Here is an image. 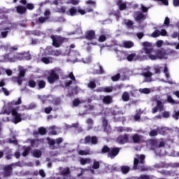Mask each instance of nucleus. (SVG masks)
<instances>
[{"instance_id": "a878e982", "label": "nucleus", "mask_w": 179, "mask_h": 179, "mask_svg": "<svg viewBox=\"0 0 179 179\" xmlns=\"http://www.w3.org/2000/svg\"><path fill=\"white\" fill-rule=\"evenodd\" d=\"M145 15L142 13H139L136 17H135L136 22H141V20H143L145 19Z\"/></svg>"}, {"instance_id": "7c9ffc66", "label": "nucleus", "mask_w": 179, "mask_h": 179, "mask_svg": "<svg viewBox=\"0 0 179 179\" xmlns=\"http://www.w3.org/2000/svg\"><path fill=\"white\" fill-rule=\"evenodd\" d=\"M45 54H50L51 55H55V57H58L61 55V51L59 50H52L50 53H45Z\"/></svg>"}, {"instance_id": "4d7b16f0", "label": "nucleus", "mask_w": 179, "mask_h": 179, "mask_svg": "<svg viewBox=\"0 0 179 179\" xmlns=\"http://www.w3.org/2000/svg\"><path fill=\"white\" fill-rule=\"evenodd\" d=\"M68 3H72V5H78L79 3V1L78 0H71L68 2Z\"/></svg>"}, {"instance_id": "c03bdc74", "label": "nucleus", "mask_w": 179, "mask_h": 179, "mask_svg": "<svg viewBox=\"0 0 179 179\" xmlns=\"http://www.w3.org/2000/svg\"><path fill=\"white\" fill-rule=\"evenodd\" d=\"M173 117L175 120H178L179 117V110H175L173 114Z\"/></svg>"}, {"instance_id": "6ab92c4d", "label": "nucleus", "mask_w": 179, "mask_h": 179, "mask_svg": "<svg viewBox=\"0 0 179 179\" xmlns=\"http://www.w3.org/2000/svg\"><path fill=\"white\" fill-rule=\"evenodd\" d=\"M127 60L131 62V61H136L138 59V55L135 53H131L127 56Z\"/></svg>"}, {"instance_id": "bf43d9fd", "label": "nucleus", "mask_w": 179, "mask_h": 179, "mask_svg": "<svg viewBox=\"0 0 179 179\" xmlns=\"http://www.w3.org/2000/svg\"><path fill=\"white\" fill-rule=\"evenodd\" d=\"M52 110V108L51 107H48L45 108V113H46V114H50V113H51Z\"/></svg>"}, {"instance_id": "6e6552de", "label": "nucleus", "mask_w": 179, "mask_h": 179, "mask_svg": "<svg viewBox=\"0 0 179 179\" xmlns=\"http://www.w3.org/2000/svg\"><path fill=\"white\" fill-rule=\"evenodd\" d=\"M0 49L1 50V51H6V52H12L13 51H17V46L4 45H2Z\"/></svg>"}, {"instance_id": "5fc2aeb1", "label": "nucleus", "mask_w": 179, "mask_h": 179, "mask_svg": "<svg viewBox=\"0 0 179 179\" xmlns=\"http://www.w3.org/2000/svg\"><path fill=\"white\" fill-rule=\"evenodd\" d=\"M163 41H162V40H159V41H157V43H156V45H157V47H158V48H159L160 47H162V45H163Z\"/></svg>"}, {"instance_id": "2f4dec72", "label": "nucleus", "mask_w": 179, "mask_h": 179, "mask_svg": "<svg viewBox=\"0 0 179 179\" xmlns=\"http://www.w3.org/2000/svg\"><path fill=\"white\" fill-rule=\"evenodd\" d=\"M38 86L39 87V89H44V87H45V82L44 80L38 81Z\"/></svg>"}, {"instance_id": "473e14b6", "label": "nucleus", "mask_w": 179, "mask_h": 179, "mask_svg": "<svg viewBox=\"0 0 179 179\" xmlns=\"http://www.w3.org/2000/svg\"><path fill=\"white\" fill-rule=\"evenodd\" d=\"M100 92H106L107 93H110V92H113V87H107L106 88H101Z\"/></svg>"}, {"instance_id": "20e7f679", "label": "nucleus", "mask_w": 179, "mask_h": 179, "mask_svg": "<svg viewBox=\"0 0 179 179\" xmlns=\"http://www.w3.org/2000/svg\"><path fill=\"white\" fill-rule=\"evenodd\" d=\"M78 13H80V15H85L86 11L82 8H78L76 10L75 7H72L70 8L68 11L66 12V15H69V16H76V15H78Z\"/></svg>"}, {"instance_id": "c9c22d12", "label": "nucleus", "mask_w": 179, "mask_h": 179, "mask_svg": "<svg viewBox=\"0 0 179 179\" xmlns=\"http://www.w3.org/2000/svg\"><path fill=\"white\" fill-rule=\"evenodd\" d=\"M133 141L135 143H138V142H139V141H141V137L138 134H135L133 136Z\"/></svg>"}, {"instance_id": "f8f14e48", "label": "nucleus", "mask_w": 179, "mask_h": 179, "mask_svg": "<svg viewBox=\"0 0 179 179\" xmlns=\"http://www.w3.org/2000/svg\"><path fill=\"white\" fill-rule=\"evenodd\" d=\"M117 141L118 142V143H127V142H128V136H120L117 138Z\"/></svg>"}, {"instance_id": "58836bf2", "label": "nucleus", "mask_w": 179, "mask_h": 179, "mask_svg": "<svg viewBox=\"0 0 179 179\" xmlns=\"http://www.w3.org/2000/svg\"><path fill=\"white\" fill-rule=\"evenodd\" d=\"M99 167H100V164L99 163V162L94 161L92 168L94 169L95 170H97Z\"/></svg>"}, {"instance_id": "f03ea898", "label": "nucleus", "mask_w": 179, "mask_h": 179, "mask_svg": "<svg viewBox=\"0 0 179 179\" xmlns=\"http://www.w3.org/2000/svg\"><path fill=\"white\" fill-rule=\"evenodd\" d=\"M22 61V59H30V55L28 53H18L15 57H10L9 55L3 56V59H1V62H15V61Z\"/></svg>"}, {"instance_id": "f3484780", "label": "nucleus", "mask_w": 179, "mask_h": 179, "mask_svg": "<svg viewBox=\"0 0 179 179\" xmlns=\"http://www.w3.org/2000/svg\"><path fill=\"white\" fill-rule=\"evenodd\" d=\"M94 73H103L101 66H100L99 64L94 66Z\"/></svg>"}, {"instance_id": "680f3d73", "label": "nucleus", "mask_w": 179, "mask_h": 179, "mask_svg": "<svg viewBox=\"0 0 179 179\" xmlns=\"http://www.w3.org/2000/svg\"><path fill=\"white\" fill-rule=\"evenodd\" d=\"M2 90L6 96H9V91L6 88H2Z\"/></svg>"}, {"instance_id": "052dcab7", "label": "nucleus", "mask_w": 179, "mask_h": 179, "mask_svg": "<svg viewBox=\"0 0 179 179\" xmlns=\"http://www.w3.org/2000/svg\"><path fill=\"white\" fill-rule=\"evenodd\" d=\"M143 76H145V78H150V76H152V73L148 71L146 73H144Z\"/></svg>"}, {"instance_id": "412c9836", "label": "nucleus", "mask_w": 179, "mask_h": 179, "mask_svg": "<svg viewBox=\"0 0 179 179\" xmlns=\"http://www.w3.org/2000/svg\"><path fill=\"white\" fill-rule=\"evenodd\" d=\"M88 40H93L94 38V32L93 31H89L86 36Z\"/></svg>"}, {"instance_id": "3c124183", "label": "nucleus", "mask_w": 179, "mask_h": 179, "mask_svg": "<svg viewBox=\"0 0 179 179\" xmlns=\"http://www.w3.org/2000/svg\"><path fill=\"white\" fill-rule=\"evenodd\" d=\"M118 79H120V74H117L112 77V80H113V82H117Z\"/></svg>"}, {"instance_id": "f704fd0d", "label": "nucleus", "mask_w": 179, "mask_h": 179, "mask_svg": "<svg viewBox=\"0 0 179 179\" xmlns=\"http://www.w3.org/2000/svg\"><path fill=\"white\" fill-rule=\"evenodd\" d=\"M11 104L13 106H19V104H22V99L19 98L17 101H13L11 102Z\"/></svg>"}, {"instance_id": "a19ab883", "label": "nucleus", "mask_w": 179, "mask_h": 179, "mask_svg": "<svg viewBox=\"0 0 179 179\" xmlns=\"http://www.w3.org/2000/svg\"><path fill=\"white\" fill-rule=\"evenodd\" d=\"M29 152H30V148L27 147L24 149V152L22 153V156H24V157H26V156H27Z\"/></svg>"}, {"instance_id": "c756f323", "label": "nucleus", "mask_w": 179, "mask_h": 179, "mask_svg": "<svg viewBox=\"0 0 179 179\" xmlns=\"http://www.w3.org/2000/svg\"><path fill=\"white\" fill-rule=\"evenodd\" d=\"M122 99L123 101H128V100H129V94H128V92H124Z\"/></svg>"}, {"instance_id": "e2e57ef3", "label": "nucleus", "mask_w": 179, "mask_h": 179, "mask_svg": "<svg viewBox=\"0 0 179 179\" xmlns=\"http://www.w3.org/2000/svg\"><path fill=\"white\" fill-rule=\"evenodd\" d=\"M39 174H40V176H41V177H45V173L44 172L43 170H40Z\"/></svg>"}, {"instance_id": "ea45409f", "label": "nucleus", "mask_w": 179, "mask_h": 179, "mask_svg": "<svg viewBox=\"0 0 179 179\" xmlns=\"http://www.w3.org/2000/svg\"><path fill=\"white\" fill-rule=\"evenodd\" d=\"M38 132L41 135H45V134H47V130H45V129L41 127L38 129Z\"/></svg>"}, {"instance_id": "a18cd8bd", "label": "nucleus", "mask_w": 179, "mask_h": 179, "mask_svg": "<svg viewBox=\"0 0 179 179\" xmlns=\"http://www.w3.org/2000/svg\"><path fill=\"white\" fill-rule=\"evenodd\" d=\"M88 87L90 89H94L96 87V84L93 81H91L88 84Z\"/></svg>"}, {"instance_id": "6e6d98bb", "label": "nucleus", "mask_w": 179, "mask_h": 179, "mask_svg": "<svg viewBox=\"0 0 179 179\" xmlns=\"http://www.w3.org/2000/svg\"><path fill=\"white\" fill-rule=\"evenodd\" d=\"M164 24L165 26H169V24H170V19H169L168 17H166L165 18Z\"/></svg>"}, {"instance_id": "4c0bfd02", "label": "nucleus", "mask_w": 179, "mask_h": 179, "mask_svg": "<svg viewBox=\"0 0 179 179\" xmlns=\"http://www.w3.org/2000/svg\"><path fill=\"white\" fill-rule=\"evenodd\" d=\"M124 24L127 25L129 27H132V25L134 24V22L129 20H125Z\"/></svg>"}, {"instance_id": "e433bc0d", "label": "nucleus", "mask_w": 179, "mask_h": 179, "mask_svg": "<svg viewBox=\"0 0 179 179\" xmlns=\"http://www.w3.org/2000/svg\"><path fill=\"white\" fill-rule=\"evenodd\" d=\"M90 152L89 150H80L79 151V155H80L81 156H86L87 155L90 154Z\"/></svg>"}, {"instance_id": "de8ad7c7", "label": "nucleus", "mask_w": 179, "mask_h": 179, "mask_svg": "<svg viewBox=\"0 0 179 179\" xmlns=\"http://www.w3.org/2000/svg\"><path fill=\"white\" fill-rule=\"evenodd\" d=\"M127 8V4L125 3L119 5V8L120 10H124Z\"/></svg>"}, {"instance_id": "a211bd4d", "label": "nucleus", "mask_w": 179, "mask_h": 179, "mask_svg": "<svg viewBox=\"0 0 179 179\" xmlns=\"http://www.w3.org/2000/svg\"><path fill=\"white\" fill-rule=\"evenodd\" d=\"M122 46L124 47V48H132L134 47V43L132 41H124L122 43Z\"/></svg>"}, {"instance_id": "5701e85b", "label": "nucleus", "mask_w": 179, "mask_h": 179, "mask_svg": "<svg viewBox=\"0 0 179 179\" xmlns=\"http://www.w3.org/2000/svg\"><path fill=\"white\" fill-rule=\"evenodd\" d=\"M91 160L89 158L87 159H80V164H82V166H85V164H89V163H90Z\"/></svg>"}, {"instance_id": "79ce46f5", "label": "nucleus", "mask_w": 179, "mask_h": 179, "mask_svg": "<svg viewBox=\"0 0 179 179\" xmlns=\"http://www.w3.org/2000/svg\"><path fill=\"white\" fill-rule=\"evenodd\" d=\"M80 103H81L80 100H79L78 99H76L73 101V105L74 106V107H78V106H79Z\"/></svg>"}, {"instance_id": "393cba45", "label": "nucleus", "mask_w": 179, "mask_h": 179, "mask_svg": "<svg viewBox=\"0 0 179 179\" xmlns=\"http://www.w3.org/2000/svg\"><path fill=\"white\" fill-rule=\"evenodd\" d=\"M17 12L18 13H21V14L25 13H26V8H24L23 6H19L17 7Z\"/></svg>"}, {"instance_id": "4468645a", "label": "nucleus", "mask_w": 179, "mask_h": 179, "mask_svg": "<svg viewBox=\"0 0 179 179\" xmlns=\"http://www.w3.org/2000/svg\"><path fill=\"white\" fill-rule=\"evenodd\" d=\"M152 145H153V146H155V148H162V147L164 146V141H163V140H162L158 142L156 140H153L152 141Z\"/></svg>"}, {"instance_id": "37998d69", "label": "nucleus", "mask_w": 179, "mask_h": 179, "mask_svg": "<svg viewBox=\"0 0 179 179\" xmlns=\"http://www.w3.org/2000/svg\"><path fill=\"white\" fill-rule=\"evenodd\" d=\"M122 171L124 173V174H127L128 171H129V167L128 166H122Z\"/></svg>"}, {"instance_id": "69168bd1", "label": "nucleus", "mask_w": 179, "mask_h": 179, "mask_svg": "<svg viewBox=\"0 0 179 179\" xmlns=\"http://www.w3.org/2000/svg\"><path fill=\"white\" fill-rule=\"evenodd\" d=\"M141 9L143 12H148V8L145 7L143 5H141Z\"/></svg>"}, {"instance_id": "603ef678", "label": "nucleus", "mask_w": 179, "mask_h": 179, "mask_svg": "<svg viewBox=\"0 0 179 179\" xmlns=\"http://www.w3.org/2000/svg\"><path fill=\"white\" fill-rule=\"evenodd\" d=\"M29 85L30 86V87H34L36 86V82H34V80H31L29 82Z\"/></svg>"}, {"instance_id": "aec40b11", "label": "nucleus", "mask_w": 179, "mask_h": 179, "mask_svg": "<svg viewBox=\"0 0 179 179\" xmlns=\"http://www.w3.org/2000/svg\"><path fill=\"white\" fill-rule=\"evenodd\" d=\"M5 171L4 173L5 177H8V176H10V173H12V166L8 165L5 167Z\"/></svg>"}, {"instance_id": "49530a36", "label": "nucleus", "mask_w": 179, "mask_h": 179, "mask_svg": "<svg viewBox=\"0 0 179 179\" xmlns=\"http://www.w3.org/2000/svg\"><path fill=\"white\" fill-rule=\"evenodd\" d=\"M162 117L164 118H169V117H170V112L165 111L162 113Z\"/></svg>"}, {"instance_id": "774afa93", "label": "nucleus", "mask_w": 179, "mask_h": 179, "mask_svg": "<svg viewBox=\"0 0 179 179\" xmlns=\"http://www.w3.org/2000/svg\"><path fill=\"white\" fill-rule=\"evenodd\" d=\"M6 73H7L8 76H10L12 75V71L6 70Z\"/></svg>"}, {"instance_id": "bb28decb", "label": "nucleus", "mask_w": 179, "mask_h": 179, "mask_svg": "<svg viewBox=\"0 0 179 179\" xmlns=\"http://www.w3.org/2000/svg\"><path fill=\"white\" fill-rule=\"evenodd\" d=\"M119 132H131L132 130L128 127H118Z\"/></svg>"}, {"instance_id": "0eeeda50", "label": "nucleus", "mask_w": 179, "mask_h": 179, "mask_svg": "<svg viewBox=\"0 0 179 179\" xmlns=\"http://www.w3.org/2000/svg\"><path fill=\"white\" fill-rule=\"evenodd\" d=\"M11 113L13 117V122H14V124H17V122H20V121H22V117L20 116V114H19L16 111V109H12Z\"/></svg>"}, {"instance_id": "13d9d810", "label": "nucleus", "mask_w": 179, "mask_h": 179, "mask_svg": "<svg viewBox=\"0 0 179 179\" xmlns=\"http://www.w3.org/2000/svg\"><path fill=\"white\" fill-rule=\"evenodd\" d=\"M157 135V131L152 130L150 132V136H156Z\"/></svg>"}, {"instance_id": "9d476101", "label": "nucleus", "mask_w": 179, "mask_h": 179, "mask_svg": "<svg viewBox=\"0 0 179 179\" xmlns=\"http://www.w3.org/2000/svg\"><path fill=\"white\" fill-rule=\"evenodd\" d=\"M159 36H167V31L165 29H162L161 31L156 30L151 34V36L154 38L159 37Z\"/></svg>"}, {"instance_id": "dca6fc26", "label": "nucleus", "mask_w": 179, "mask_h": 179, "mask_svg": "<svg viewBox=\"0 0 179 179\" xmlns=\"http://www.w3.org/2000/svg\"><path fill=\"white\" fill-rule=\"evenodd\" d=\"M85 142L86 143H93L94 145H96L97 143V138L96 137H92L91 138L90 136H87L85 138Z\"/></svg>"}, {"instance_id": "338daca9", "label": "nucleus", "mask_w": 179, "mask_h": 179, "mask_svg": "<svg viewBox=\"0 0 179 179\" xmlns=\"http://www.w3.org/2000/svg\"><path fill=\"white\" fill-rule=\"evenodd\" d=\"M173 94H174L178 99H179V91H175L173 92Z\"/></svg>"}, {"instance_id": "b1692460", "label": "nucleus", "mask_w": 179, "mask_h": 179, "mask_svg": "<svg viewBox=\"0 0 179 179\" xmlns=\"http://www.w3.org/2000/svg\"><path fill=\"white\" fill-rule=\"evenodd\" d=\"M140 93H143L144 94H149L152 92V90L149 88H141L139 90Z\"/></svg>"}, {"instance_id": "cd10ccee", "label": "nucleus", "mask_w": 179, "mask_h": 179, "mask_svg": "<svg viewBox=\"0 0 179 179\" xmlns=\"http://www.w3.org/2000/svg\"><path fill=\"white\" fill-rule=\"evenodd\" d=\"M41 61L44 62V64H51L52 59H51V57H43Z\"/></svg>"}, {"instance_id": "864d4df0", "label": "nucleus", "mask_w": 179, "mask_h": 179, "mask_svg": "<svg viewBox=\"0 0 179 179\" xmlns=\"http://www.w3.org/2000/svg\"><path fill=\"white\" fill-rule=\"evenodd\" d=\"M27 9H29V10H32V9H34V5L33 3H28L27 4Z\"/></svg>"}, {"instance_id": "ddd939ff", "label": "nucleus", "mask_w": 179, "mask_h": 179, "mask_svg": "<svg viewBox=\"0 0 179 179\" xmlns=\"http://www.w3.org/2000/svg\"><path fill=\"white\" fill-rule=\"evenodd\" d=\"M47 141H48L49 145H55V143L57 145H59V143H62V138H59L56 139V141L50 138H47Z\"/></svg>"}, {"instance_id": "9b49d317", "label": "nucleus", "mask_w": 179, "mask_h": 179, "mask_svg": "<svg viewBox=\"0 0 179 179\" xmlns=\"http://www.w3.org/2000/svg\"><path fill=\"white\" fill-rule=\"evenodd\" d=\"M157 101V107H155L152 109L153 114H155V113H157V108H159V111H163V103H162V101L159 99H156Z\"/></svg>"}, {"instance_id": "f257e3e1", "label": "nucleus", "mask_w": 179, "mask_h": 179, "mask_svg": "<svg viewBox=\"0 0 179 179\" xmlns=\"http://www.w3.org/2000/svg\"><path fill=\"white\" fill-rule=\"evenodd\" d=\"M143 46L145 54H147L152 61L156 59H167V58H169V54H167V52L163 50H155L152 43L149 42L143 43Z\"/></svg>"}, {"instance_id": "c85d7f7f", "label": "nucleus", "mask_w": 179, "mask_h": 179, "mask_svg": "<svg viewBox=\"0 0 179 179\" xmlns=\"http://www.w3.org/2000/svg\"><path fill=\"white\" fill-rule=\"evenodd\" d=\"M60 173L63 176H66V174L69 173V168H64V169L60 168Z\"/></svg>"}, {"instance_id": "1a4fd4ad", "label": "nucleus", "mask_w": 179, "mask_h": 179, "mask_svg": "<svg viewBox=\"0 0 179 179\" xmlns=\"http://www.w3.org/2000/svg\"><path fill=\"white\" fill-rule=\"evenodd\" d=\"M58 79H59L58 75L55 73V71H54V70H52L50 71V76L48 77V80L49 83H54V82H56V80H58Z\"/></svg>"}, {"instance_id": "2eb2a0df", "label": "nucleus", "mask_w": 179, "mask_h": 179, "mask_svg": "<svg viewBox=\"0 0 179 179\" xmlns=\"http://www.w3.org/2000/svg\"><path fill=\"white\" fill-rule=\"evenodd\" d=\"M24 70L20 71V77L18 78H14L13 80H16L19 85H22V78L24 76Z\"/></svg>"}, {"instance_id": "4be33fe9", "label": "nucleus", "mask_w": 179, "mask_h": 179, "mask_svg": "<svg viewBox=\"0 0 179 179\" xmlns=\"http://www.w3.org/2000/svg\"><path fill=\"white\" fill-rule=\"evenodd\" d=\"M111 101H113V99L110 96H106L103 99V102L105 103V104H110Z\"/></svg>"}, {"instance_id": "39448f33", "label": "nucleus", "mask_w": 179, "mask_h": 179, "mask_svg": "<svg viewBox=\"0 0 179 179\" xmlns=\"http://www.w3.org/2000/svg\"><path fill=\"white\" fill-rule=\"evenodd\" d=\"M145 160V155H136L134 157V169H139L138 168V164H142Z\"/></svg>"}, {"instance_id": "8fccbe9b", "label": "nucleus", "mask_w": 179, "mask_h": 179, "mask_svg": "<svg viewBox=\"0 0 179 179\" xmlns=\"http://www.w3.org/2000/svg\"><path fill=\"white\" fill-rule=\"evenodd\" d=\"M164 73H165L166 79H169V69H167V67H166V66L164 67Z\"/></svg>"}, {"instance_id": "0e129e2a", "label": "nucleus", "mask_w": 179, "mask_h": 179, "mask_svg": "<svg viewBox=\"0 0 179 179\" xmlns=\"http://www.w3.org/2000/svg\"><path fill=\"white\" fill-rule=\"evenodd\" d=\"M173 5L175 6H179V0H173Z\"/></svg>"}, {"instance_id": "423d86ee", "label": "nucleus", "mask_w": 179, "mask_h": 179, "mask_svg": "<svg viewBox=\"0 0 179 179\" xmlns=\"http://www.w3.org/2000/svg\"><path fill=\"white\" fill-rule=\"evenodd\" d=\"M51 38L52 40V45L57 48L62 44V41H64V39L60 36H52Z\"/></svg>"}, {"instance_id": "7ed1b4c3", "label": "nucleus", "mask_w": 179, "mask_h": 179, "mask_svg": "<svg viewBox=\"0 0 179 179\" xmlns=\"http://www.w3.org/2000/svg\"><path fill=\"white\" fill-rule=\"evenodd\" d=\"M103 153H108L109 157H115L118 153H120V150L118 148H112L110 150L108 147L104 146L102 149Z\"/></svg>"}, {"instance_id": "09e8293b", "label": "nucleus", "mask_w": 179, "mask_h": 179, "mask_svg": "<svg viewBox=\"0 0 179 179\" xmlns=\"http://www.w3.org/2000/svg\"><path fill=\"white\" fill-rule=\"evenodd\" d=\"M106 36L101 35V36H100L99 38V41L100 43H103V41H106Z\"/></svg>"}, {"instance_id": "72a5a7b5", "label": "nucleus", "mask_w": 179, "mask_h": 179, "mask_svg": "<svg viewBox=\"0 0 179 179\" xmlns=\"http://www.w3.org/2000/svg\"><path fill=\"white\" fill-rule=\"evenodd\" d=\"M33 155H34V157H40V156H41V151H40L38 150H35L33 152Z\"/></svg>"}]
</instances>
